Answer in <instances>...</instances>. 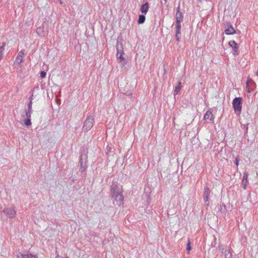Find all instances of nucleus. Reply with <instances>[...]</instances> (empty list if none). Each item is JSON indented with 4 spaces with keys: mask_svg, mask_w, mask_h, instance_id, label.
<instances>
[{
    "mask_svg": "<svg viewBox=\"0 0 258 258\" xmlns=\"http://www.w3.org/2000/svg\"><path fill=\"white\" fill-rule=\"evenodd\" d=\"M111 194L112 198L116 202L117 205H120L123 200L121 187L115 183H113L111 186Z\"/></svg>",
    "mask_w": 258,
    "mask_h": 258,
    "instance_id": "1",
    "label": "nucleus"
},
{
    "mask_svg": "<svg viewBox=\"0 0 258 258\" xmlns=\"http://www.w3.org/2000/svg\"><path fill=\"white\" fill-rule=\"evenodd\" d=\"M242 101L241 97L235 98L232 101V105L235 112L240 114L242 110Z\"/></svg>",
    "mask_w": 258,
    "mask_h": 258,
    "instance_id": "2",
    "label": "nucleus"
},
{
    "mask_svg": "<svg viewBox=\"0 0 258 258\" xmlns=\"http://www.w3.org/2000/svg\"><path fill=\"white\" fill-rule=\"evenodd\" d=\"M94 123V118L91 116H88L85 120L83 130L85 131H89L93 126Z\"/></svg>",
    "mask_w": 258,
    "mask_h": 258,
    "instance_id": "3",
    "label": "nucleus"
},
{
    "mask_svg": "<svg viewBox=\"0 0 258 258\" xmlns=\"http://www.w3.org/2000/svg\"><path fill=\"white\" fill-rule=\"evenodd\" d=\"M3 212L8 218L10 219L14 218L16 215V211L14 207L7 208L3 210Z\"/></svg>",
    "mask_w": 258,
    "mask_h": 258,
    "instance_id": "4",
    "label": "nucleus"
},
{
    "mask_svg": "<svg viewBox=\"0 0 258 258\" xmlns=\"http://www.w3.org/2000/svg\"><path fill=\"white\" fill-rule=\"evenodd\" d=\"M32 112V111H30L29 110H26L25 114L22 115V117L23 118H26V119L24 120V124L26 126H30L31 125L30 118H31V115Z\"/></svg>",
    "mask_w": 258,
    "mask_h": 258,
    "instance_id": "5",
    "label": "nucleus"
},
{
    "mask_svg": "<svg viewBox=\"0 0 258 258\" xmlns=\"http://www.w3.org/2000/svg\"><path fill=\"white\" fill-rule=\"evenodd\" d=\"M211 190L210 188L208 187H206L204 188V199L206 205L208 206L209 204V196L210 194Z\"/></svg>",
    "mask_w": 258,
    "mask_h": 258,
    "instance_id": "6",
    "label": "nucleus"
},
{
    "mask_svg": "<svg viewBox=\"0 0 258 258\" xmlns=\"http://www.w3.org/2000/svg\"><path fill=\"white\" fill-rule=\"evenodd\" d=\"M246 85L247 86L246 89L247 91L248 92H250L253 89L252 86H254L255 83L251 79L248 78L246 82Z\"/></svg>",
    "mask_w": 258,
    "mask_h": 258,
    "instance_id": "7",
    "label": "nucleus"
},
{
    "mask_svg": "<svg viewBox=\"0 0 258 258\" xmlns=\"http://www.w3.org/2000/svg\"><path fill=\"white\" fill-rule=\"evenodd\" d=\"M175 17L176 22L179 23L181 22L182 21L183 15L182 13L180 12V8L179 7L177 8Z\"/></svg>",
    "mask_w": 258,
    "mask_h": 258,
    "instance_id": "8",
    "label": "nucleus"
},
{
    "mask_svg": "<svg viewBox=\"0 0 258 258\" xmlns=\"http://www.w3.org/2000/svg\"><path fill=\"white\" fill-rule=\"evenodd\" d=\"M24 55V52L22 50L18 53V54L16 58L15 63L18 64H20L23 61V55Z\"/></svg>",
    "mask_w": 258,
    "mask_h": 258,
    "instance_id": "9",
    "label": "nucleus"
},
{
    "mask_svg": "<svg viewBox=\"0 0 258 258\" xmlns=\"http://www.w3.org/2000/svg\"><path fill=\"white\" fill-rule=\"evenodd\" d=\"M17 256L18 258H37V255L32 254H23L21 253H18Z\"/></svg>",
    "mask_w": 258,
    "mask_h": 258,
    "instance_id": "10",
    "label": "nucleus"
},
{
    "mask_svg": "<svg viewBox=\"0 0 258 258\" xmlns=\"http://www.w3.org/2000/svg\"><path fill=\"white\" fill-rule=\"evenodd\" d=\"M204 117L205 120H208L210 121L213 120L214 118L213 113L210 111H207L206 113H205V114L204 115Z\"/></svg>",
    "mask_w": 258,
    "mask_h": 258,
    "instance_id": "11",
    "label": "nucleus"
},
{
    "mask_svg": "<svg viewBox=\"0 0 258 258\" xmlns=\"http://www.w3.org/2000/svg\"><path fill=\"white\" fill-rule=\"evenodd\" d=\"M225 33L227 35L233 34L235 33L233 27L231 24L228 25V28L225 30Z\"/></svg>",
    "mask_w": 258,
    "mask_h": 258,
    "instance_id": "12",
    "label": "nucleus"
},
{
    "mask_svg": "<svg viewBox=\"0 0 258 258\" xmlns=\"http://www.w3.org/2000/svg\"><path fill=\"white\" fill-rule=\"evenodd\" d=\"M248 173L247 172H245L243 173V176L242 181V185L244 189L246 188L247 182Z\"/></svg>",
    "mask_w": 258,
    "mask_h": 258,
    "instance_id": "13",
    "label": "nucleus"
},
{
    "mask_svg": "<svg viewBox=\"0 0 258 258\" xmlns=\"http://www.w3.org/2000/svg\"><path fill=\"white\" fill-rule=\"evenodd\" d=\"M149 5L148 3H146L143 5L141 8V11L142 13L146 14L148 11Z\"/></svg>",
    "mask_w": 258,
    "mask_h": 258,
    "instance_id": "14",
    "label": "nucleus"
},
{
    "mask_svg": "<svg viewBox=\"0 0 258 258\" xmlns=\"http://www.w3.org/2000/svg\"><path fill=\"white\" fill-rule=\"evenodd\" d=\"M36 33L39 36H43L44 35V27L41 26L36 30Z\"/></svg>",
    "mask_w": 258,
    "mask_h": 258,
    "instance_id": "15",
    "label": "nucleus"
},
{
    "mask_svg": "<svg viewBox=\"0 0 258 258\" xmlns=\"http://www.w3.org/2000/svg\"><path fill=\"white\" fill-rule=\"evenodd\" d=\"M80 165L81 167L80 168V171L82 172H84L86 169V164L85 162L83 161V159L82 158L80 159Z\"/></svg>",
    "mask_w": 258,
    "mask_h": 258,
    "instance_id": "16",
    "label": "nucleus"
},
{
    "mask_svg": "<svg viewBox=\"0 0 258 258\" xmlns=\"http://www.w3.org/2000/svg\"><path fill=\"white\" fill-rule=\"evenodd\" d=\"M117 58L118 60H120V62L124 60V58L122 56L123 51L122 50H119L117 48Z\"/></svg>",
    "mask_w": 258,
    "mask_h": 258,
    "instance_id": "17",
    "label": "nucleus"
},
{
    "mask_svg": "<svg viewBox=\"0 0 258 258\" xmlns=\"http://www.w3.org/2000/svg\"><path fill=\"white\" fill-rule=\"evenodd\" d=\"M181 88V82H178V86H177L175 88V89L174 90V95H177L178 93V92L180 91Z\"/></svg>",
    "mask_w": 258,
    "mask_h": 258,
    "instance_id": "18",
    "label": "nucleus"
},
{
    "mask_svg": "<svg viewBox=\"0 0 258 258\" xmlns=\"http://www.w3.org/2000/svg\"><path fill=\"white\" fill-rule=\"evenodd\" d=\"M145 21V16L143 15H139V19H138V23L139 24H143L144 23Z\"/></svg>",
    "mask_w": 258,
    "mask_h": 258,
    "instance_id": "19",
    "label": "nucleus"
},
{
    "mask_svg": "<svg viewBox=\"0 0 258 258\" xmlns=\"http://www.w3.org/2000/svg\"><path fill=\"white\" fill-rule=\"evenodd\" d=\"M229 45L232 47L233 48H235L237 47V44L234 40H232L229 42Z\"/></svg>",
    "mask_w": 258,
    "mask_h": 258,
    "instance_id": "20",
    "label": "nucleus"
},
{
    "mask_svg": "<svg viewBox=\"0 0 258 258\" xmlns=\"http://www.w3.org/2000/svg\"><path fill=\"white\" fill-rule=\"evenodd\" d=\"M181 22H176V27H175V31H180V30H181Z\"/></svg>",
    "mask_w": 258,
    "mask_h": 258,
    "instance_id": "21",
    "label": "nucleus"
},
{
    "mask_svg": "<svg viewBox=\"0 0 258 258\" xmlns=\"http://www.w3.org/2000/svg\"><path fill=\"white\" fill-rule=\"evenodd\" d=\"M181 37L180 31H176V39L177 41H179Z\"/></svg>",
    "mask_w": 258,
    "mask_h": 258,
    "instance_id": "22",
    "label": "nucleus"
},
{
    "mask_svg": "<svg viewBox=\"0 0 258 258\" xmlns=\"http://www.w3.org/2000/svg\"><path fill=\"white\" fill-rule=\"evenodd\" d=\"M225 253V258H231L232 254L229 250H226Z\"/></svg>",
    "mask_w": 258,
    "mask_h": 258,
    "instance_id": "23",
    "label": "nucleus"
},
{
    "mask_svg": "<svg viewBox=\"0 0 258 258\" xmlns=\"http://www.w3.org/2000/svg\"><path fill=\"white\" fill-rule=\"evenodd\" d=\"M186 250L188 252L191 250L190 242L189 239L188 240V242L186 245Z\"/></svg>",
    "mask_w": 258,
    "mask_h": 258,
    "instance_id": "24",
    "label": "nucleus"
},
{
    "mask_svg": "<svg viewBox=\"0 0 258 258\" xmlns=\"http://www.w3.org/2000/svg\"><path fill=\"white\" fill-rule=\"evenodd\" d=\"M32 101H30V103H29L28 105V110L30 111H32Z\"/></svg>",
    "mask_w": 258,
    "mask_h": 258,
    "instance_id": "25",
    "label": "nucleus"
},
{
    "mask_svg": "<svg viewBox=\"0 0 258 258\" xmlns=\"http://www.w3.org/2000/svg\"><path fill=\"white\" fill-rule=\"evenodd\" d=\"M46 73L45 71H41L40 72V77L41 78H44L46 77Z\"/></svg>",
    "mask_w": 258,
    "mask_h": 258,
    "instance_id": "26",
    "label": "nucleus"
},
{
    "mask_svg": "<svg viewBox=\"0 0 258 258\" xmlns=\"http://www.w3.org/2000/svg\"><path fill=\"white\" fill-rule=\"evenodd\" d=\"M233 54L234 55H238V47L235 48H233Z\"/></svg>",
    "mask_w": 258,
    "mask_h": 258,
    "instance_id": "27",
    "label": "nucleus"
},
{
    "mask_svg": "<svg viewBox=\"0 0 258 258\" xmlns=\"http://www.w3.org/2000/svg\"><path fill=\"white\" fill-rule=\"evenodd\" d=\"M238 163H239V160H238V159L237 158H236L235 159V164H236L237 167L238 166Z\"/></svg>",
    "mask_w": 258,
    "mask_h": 258,
    "instance_id": "28",
    "label": "nucleus"
},
{
    "mask_svg": "<svg viewBox=\"0 0 258 258\" xmlns=\"http://www.w3.org/2000/svg\"><path fill=\"white\" fill-rule=\"evenodd\" d=\"M58 1L59 2L60 4L62 3L61 0H58Z\"/></svg>",
    "mask_w": 258,
    "mask_h": 258,
    "instance_id": "29",
    "label": "nucleus"
},
{
    "mask_svg": "<svg viewBox=\"0 0 258 258\" xmlns=\"http://www.w3.org/2000/svg\"><path fill=\"white\" fill-rule=\"evenodd\" d=\"M222 249V248H221V246L220 247V250H221Z\"/></svg>",
    "mask_w": 258,
    "mask_h": 258,
    "instance_id": "30",
    "label": "nucleus"
},
{
    "mask_svg": "<svg viewBox=\"0 0 258 258\" xmlns=\"http://www.w3.org/2000/svg\"><path fill=\"white\" fill-rule=\"evenodd\" d=\"M164 1H165V2H166V1H167V0H164Z\"/></svg>",
    "mask_w": 258,
    "mask_h": 258,
    "instance_id": "31",
    "label": "nucleus"
},
{
    "mask_svg": "<svg viewBox=\"0 0 258 258\" xmlns=\"http://www.w3.org/2000/svg\"><path fill=\"white\" fill-rule=\"evenodd\" d=\"M66 258H68V257H66Z\"/></svg>",
    "mask_w": 258,
    "mask_h": 258,
    "instance_id": "32",
    "label": "nucleus"
}]
</instances>
